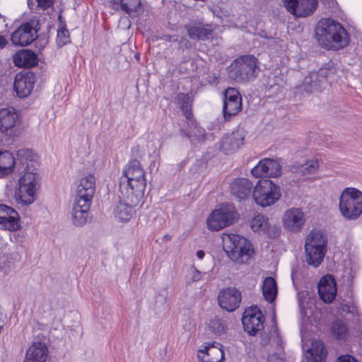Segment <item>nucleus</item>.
<instances>
[{
	"label": "nucleus",
	"mask_w": 362,
	"mask_h": 362,
	"mask_svg": "<svg viewBox=\"0 0 362 362\" xmlns=\"http://www.w3.org/2000/svg\"><path fill=\"white\" fill-rule=\"evenodd\" d=\"M15 163V158L11 153L0 151V176L10 174L13 171Z\"/></svg>",
	"instance_id": "nucleus-30"
},
{
	"label": "nucleus",
	"mask_w": 362,
	"mask_h": 362,
	"mask_svg": "<svg viewBox=\"0 0 362 362\" xmlns=\"http://www.w3.org/2000/svg\"><path fill=\"white\" fill-rule=\"evenodd\" d=\"M17 157L21 163H26L28 170L18 180V189L16 192V199L19 203L30 204L35 201V196L39 182V175L34 172L35 169L30 170L29 163L33 160V154L30 149H20L17 151Z\"/></svg>",
	"instance_id": "nucleus-3"
},
{
	"label": "nucleus",
	"mask_w": 362,
	"mask_h": 362,
	"mask_svg": "<svg viewBox=\"0 0 362 362\" xmlns=\"http://www.w3.org/2000/svg\"><path fill=\"white\" fill-rule=\"evenodd\" d=\"M185 28L192 40L205 41L213 37L214 29L211 25L198 19L191 20L185 25Z\"/></svg>",
	"instance_id": "nucleus-13"
},
{
	"label": "nucleus",
	"mask_w": 362,
	"mask_h": 362,
	"mask_svg": "<svg viewBox=\"0 0 362 362\" xmlns=\"http://www.w3.org/2000/svg\"><path fill=\"white\" fill-rule=\"evenodd\" d=\"M255 202L262 206L274 204L281 197L280 188L272 180H260L254 187L252 192Z\"/></svg>",
	"instance_id": "nucleus-9"
},
{
	"label": "nucleus",
	"mask_w": 362,
	"mask_h": 362,
	"mask_svg": "<svg viewBox=\"0 0 362 362\" xmlns=\"http://www.w3.org/2000/svg\"><path fill=\"white\" fill-rule=\"evenodd\" d=\"M200 279V274L198 272H195V274L192 276V280L194 281H199Z\"/></svg>",
	"instance_id": "nucleus-50"
},
{
	"label": "nucleus",
	"mask_w": 362,
	"mask_h": 362,
	"mask_svg": "<svg viewBox=\"0 0 362 362\" xmlns=\"http://www.w3.org/2000/svg\"><path fill=\"white\" fill-rule=\"evenodd\" d=\"M337 362H357V361L350 355H344L339 357Z\"/></svg>",
	"instance_id": "nucleus-47"
},
{
	"label": "nucleus",
	"mask_w": 362,
	"mask_h": 362,
	"mask_svg": "<svg viewBox=\"0 0 362 362\" xmlns=\"http://www.w3.org/2000/svg\"><path fill=\"white\" fill-rule=\"evenodd\" d=\"M196 255L199 259H202L204 258L205 253L203 250H198Z\"/></svg>",
	"instance_id": "nucleus-49"
},
{
	"label": "nucleus",
	"mask_w": 362,
	"mask_h": 362,
	"mask_svg": "<svg viewBox=\"0 0 362 362\" xmlns=\"http://www.w3.org/2000/svg\"><path fill=\"white\" fill-rule=\"evenodd\" d=\"M95 179L92 175L83 177L77 187L76 195L82 197H93L95 193Z\"/></svg>",
	"instance_id": "nucleus-29"
},
{
	"label": "nucleus",
	"mask_w": 362,
	"mask_h": 362,
	"mask_svg": "<svg viewBox=\"0 0 362 362\" xmlns=\"http://www.w3.org/2000/svg\"><path fill=\"white\" fill-rule=\"evenodd\" d=\"M116 4H119L120 7L127 13L136 12L140 6V0H115Z\"/></svg>",
	"instance_id": "nucleus-40"
},
{
	"label": "nucleus",
	"mask_w": 362,
	"mask_h": 362,
	"mask_svg": "<svg viewBox=\"0 0 362 362\" xmlns=\"http://www.w3.org/2000/svg\"><path fill=\"white\" fill-rule=\"evenodd\" d=\"M339 208L346 220H356L362 214V192L355 188H346L341 194Z\"/></svg>",
	"instance_id": "nucleus-7"
},
{
	"label": "nucleus",
	"mask_w": 362,
	"mask_h": 362,
	"mask_svg": "<svg viewBox=\"0 0 362 362\" xmlns=\"http://www.w3.org/2000/svg\"><path fill=\"white\" fill-rule=\"evenodd\" d=\"M125 199L128 203L120 201L114 211L115 217L122 222H127L132 218L135 212L134 207L138 205L132 204L127 199Z\"/></svg>",
	"instance_id": "nucleus-27"
},
{
	"label": "nucleus",
	"mask_w": 362,
	"mask_h": 362,
	"mask_svg": "<svg viewBox=\"0 0 362 362\" xmlns=\"http://www.w3.org/2000/svg\"><path fill=\"white\" fill-rule=\"evenodd\" d=\"M167 38L170 40V36H168Z\"/></svg>",
	"instance_id": "nucleus-56"
},
{
	"label": "nucleus",
	"mask_w": 362,
	"mask_h": 362,
	"mask_svg": "<svg viewBox=\"0 0 362 362\" xmlns=\"http://www.w3.org/2000/svg\"><path fill=\"white\" fill-rule=\"evenodd\" d=\"M305 223V216L300 208L293 207L286 210L284 214V227L290 232L297 233L300 231Z\"/></svg>",
	"instance_id": "nucleus-15"
},
{
	"label": "nucleus",
	"mask_w": 362,
	"mask_h": 362,
	"mask_svg": "<svg viewBox=\"0 0 362 362\" xmlns=\"http://www.w3.org/2000/svg\"><path fill=\"white\" fill-rule=\"evenodd\" d=\"M267 362H285L284 357L280 354H270Z\"/></svg>",
	"instance_id": "nucleus-45"
},
{
	"label": "nucleus",
	"mask_w": 362,
	"mask_h": 362,
	"mask_svg": "<svg viewBox=\"0 0 362 362\" xmlns=\"http://www.w3.org/2000/svg\"><path fill=\"white\" fill-rule=\"evenodd\" d=\"M181 133L182 134L183 136H186V137H189V139H190V141L192 143H194L196 141L195 139L189 135H188L187 133L185 132H183L182 131H181Z\"/></svg>",
	"instance_id": "nucleus-51"
},
{
	"label": "nucleus",
	"mask_w": 362,
	"mask_h": 362,
	"mask_svg": "<svg viewBox=\"0 0 362 362\" xmlns=\"http://www.w3.org/2000/svg\"><path fill=\"white\" fill-rule=\"evenodd\" d=\"M222 243L228 257L238 264L247 262L254 253L251 243L240 235L223 233Z\"/></svg>",
	"instance_id": "nucleus-4"
},
{
	"label": "nucleus",
	"mask_w": 362,
	"mask_h": 362,
	"mask_svg": "<svg viewBox=\"0 0 362 362\" xmlns=\"http://www.w3.org/2000/svg\"><path fill=\"white\" fill-rule=\"evenodd\" d=\"M13 62L18 67L31 68L37 64V54L30 49H22L17 52L13 57Z\"/></svg>",
	"instance_id": "nucleus-26"
},
{
	"label": "nucleus",
	"mask_w": 362,
	"mask_h": 362,
	"mask_svg": "<svg viewBox=\"0 0 362 362\" xmlns=\"http://www.w3.org/2000/svg\"><path fill=\"white\" fill-rule=\"evenodd\" d=\"M76 196L75 202L74 203V206L79 207L80 209L85 210H90L91 200L93 197H86L81 196Z\"/></svg>",
	"instance_id": "nucleus-41"
},
{
	"label": "nucleus",
	"mask_w": 362,
	"mask_h": 362,
	"mask_svg": "<svg viewBox=\"0 0 362 362\" xmlns=\"http://www.w3.org/2000/svg\"><path fill=\"white\" fill-rule=\"evenodd\" d=\"M0 18H3L4 21H5V17L3 16L1 13H0Z\"/></svg>",
	"instance_id": "nucleus-55"
},
{
	"label": "nucleus",
	"mask_w": 362,
	"mask_h": 362,
	"mask_svg": "<svg viewBox=\"0 0 362 362\" xmlns=\"http://www.w3.org/2000/svg\"><path fill=\"white\" fill-rule=\"evenodd\" d=\"M315 31L318 43L327 49L339 50L349 43V35L346 30L332 19H321Z\"/></svg>",
	"instance_id": "nucleus-2"
},
{
	"label": "nucleus",
	"mask_w": 362,
	"mask_h": 362,
	"mask_svg": "<svg viewBox=\"0 0 362 362\" xmlns=\"http://www.w3.org/2000/svg\"><path fill=\"white\" fill-rule=\"evenodd\" d=\"M18 119V114L12 107L0 110V132H7L15 127Z\"/></svg>",
	"instance_id": "nucleus-25"
},
{
	"label": "nucleus",
	"mask_w": 362,
	"mask_h": 362,
	"mask_svg": "<svg viewBox=\"0 0 362 362\" xmlns=\"http://www.w3.org/2000/svg\"><path fill=\"white\" fill-rule=\"evenodd\" d=\"M37 2L38 6L45 10L53 4L54 0H37Z\"/></svg>",
	"instance_id": "nucleus-46"
},
{
	"label": "nucleus",
	"mask_w": 362,
	"mask_h": 362,
	"mask_svg": "<svg viewBox=\"0 0 362 362\" xmlns=\"http://www.w3.org/2000/svg\"><path fill=\"white\" fill-rule=\"evenodd\" d=\"M175 100L185 117L187 119H190L192 115L191 97L188 94L180 93L176 95Z\"/></svg>",
	"instance_id": "nucleus-32"
},
{
	"label": "nucleus",
	"mask_w": 362,
	"mask_h": 362,
	"mask_svg": "<svg viewBox=\"0 0 362 362\" xmlns=\"http://www.w3.org/2000/svg\"><path fill=\"white\" fill-rule=\"evenodd\" d=\"M305 261L313 267H318L324 259L327 252L325 235L317 230H311L305 244Z\"/></svg>",
	"instance_id": "nucleus-6"
},
{
	"label": "nucleus",
	"mask_w": 362,
	"mask_h": 362,
	"mask_svg": "<svg viewBox=\"0 0 362 362\" xmlns=\"http://www.w3.org/2000/svg\"><path fill=\"white\" fill-rule=\"evenodd\" d=\"M235 100H242L240 93L234 88H228L224 93V102H232Z\"/></svg>",
	"instance_id": "nucleus-43"
},
{
	"label": "nucleus",
	"mask_w": 362,
	"mask_h": 362,
	"mask_svg": "<svg viewBox=\"0 0 362 362\" xmlns=\"http://www.w3.org/2000/svg\"><path fill=\"white\" fill-rule=\"evenodd\" d=\"M146 185L145 173L140 162L136 159L129 160L119 179V189L123 198L130 200L133 204H139Z\"/></svg>",
	"instance_id": "nucleus-1"
},
{
	"label": "nucleus",
	"mask_w": 362,
	"mask_h": 362,
	"mask_svg": "<svg viewBox=\"0 0 362 362\" xmlns=\"http://www.w3.org/2000/svg\"><path fill=\"white\" fill-rule=\"evenodd\" d=\"M208 327L216 335L224 334L227 329V325L225 321L216 316L210 320Z\"/></svg>",
	"instance_id": "nucleus-37"
},
{
	"label": "nucleus",
	"mask_w": 362,
	"mask_h": 362,
	"mask_svg": "<svg viewBox=\"0 0 362 362\" xmlns=\"http://www.w3.org/2000/svg\"><path fill=\"white\" fill-rule=\"evenodd\" d=\"M35 75L30 71L19 73L15 77L13 88L19 98L28 96L34 86Z\"/></svg>",
	"instance_id": "nucleus-18"
},
{
	"label": "nucleus",
	"mask_w": 362,
	"mask_h": 362,
	"mask_svg": "<svg viewBox=\"0 0 362 362\" xmlns=\"http://www.w3.org/2000/svg\"><path fill=\"white\" fill-rule=\"evenodd\" d=\"M242 109V100H235L232 102H223V114L226 120H229L236 115Z\"/></svg>",
	"instance_id": "nucleus-35"
},
{
	"label": "nucleus",
	"mask_w": 362,
	"mask_h": 362,
	"mask_svg": "<svg viewBox=\"0 0 362 362\" xmlns=\"http://www.w3.org/2000/svg\"><path fill=\"white\" fill-rule=\"evenodd\" d=\"M197 357L199 362H223L224 359V351L221 344L214 342L205 346L203 349L199 350Z\"/></svg>",
	"instance_id": "nucleus-22"
},
{
	"label": "nucleus",
	"mask_w": 362,
	"mask_h": 362,
	"mask_svg": "<svg viewBox=\"0 0 362 362\" xmlns=\"http://www.w3.org/2000/svg\"><path fill=\"white\" fill-rule=\"evenodd\" d=\"M318 168V161L310 160L303 164L292 166V171L300 175H309L316 173Z\"/></svg>",
	"instance_id": "nucleus-33"
},
{
	"label": "nucleus",
	"mask_w": 362,
	"mask_h": 362,
	"mask_svg": "<svg viewBox=\"0 0 362 362\" xmlns=\"http://www.w3.org/2000/svg\"><path fill=\"white\" fill-rule=\"evenodd\" d=\"M253 184L246 178H238L230 184V192L238 201L248 197Z\"/></svg>",
	"instance_id": "nucleus-24"
},
{
	"label": "nucleus",
	"mask_w": 362,
	"mask_h": 362,
	"mask_svg": "<svg viewBox=\"0 0 362 362\" xmlns=\"http://www.w3.org/2000/svg\"><path fill=\"white\" fill-rule=\"evenodd\" d=\"M199 133L201 134L200 136L197 139V141H202V140H204V135L203 134V132L204 130L202 129V130H199Z\"/></svg>",
	"instance_id": "nucleus-53"
},
{
	"label": "nucleus",
	"mask_w": 362,
	"mask_h": 362,
	"mask_svg": "<svg viewBox=\"0 0 362 362\" xmlns=\"http://www.w3.org/2000/svg\"><path fill=\"white\" fill-rule=\"evenodd\" d=\"M251 228L255 232L266 233L268 228L267 219L262 214H257L252 220Z\"/></svg>",
	"instance_id": "nucleus-36"
},
{
	"label": "nucleus",
	"mask_w": 362,
	"mask_h": 362,
	"mask_svg": "<svg viewBox=\"0 0 362 362\" xmlns=\"http://www.w3.org/2000/svg\"><path fill=\"white\" fill-rule=\"evenodd\" d=\"M0 224L8 230L16 231L20 228L19 216L13 208L0 204Z\"/></svg>",
	"instance_id": "nucleus-20"
},
{
	"label": "nucleus",
	"mask_w": 362,
	"mask_h": 362,
	"mask_svg": "<svg viewBox=\"0 0 362 362\" xmlns=\"http://www.w3.org/2000/svg\"><path fill=\"white\" fill-rule=\"evenodd\" d=\"M88 214V210L82 209L73 206L72 218L74 224L78 226L84 225L87 221Z\"/></svg>",
	"instance_id": "nucleus-38"
},
{
	"label": "nucleus",
	"mask_w": 362,
	"mask_h": 362,
	"mask_svg": "<svg viewBox=\"0 0 362 362\" xmlns=\"http://www.w3.org/2000/svg\"><path fill=\"white\" fill-rule=\"evenodd\" d=\"M11 270L9 257L5 254H0V274L4 276Z\"/></svg>",
	"instance_id": "nucleus-42"
},
{
	"label": "nucleus",
	"mask_w": 362,
	"mask_h": 362,
	"mask_svg": "<svg viewBox=\"0 0 362 362\" xmlns=\"http://www.w3.org/2000/svg\"><path fill=\"white\" fill-rule=\"evenodd\" d=\"M263 314L257 307L246 310L242 317L244 329L250 335H255L263 328Z\"/></svg>",
	"instance_id": "nucleus-14"
},
{
	"label": "nucleus",
	"mask_w": 362,
	"mask_h": 362,
	"mask_svg": "<svg viewBox=\"0 0 362 362\" xmlns=\"http://www.w3.org/2000/svg\"><path fill=\"white\" fill-rule=\"evenodd\" d=\"M235 218V208L232 205H222L214 210L207 219V226L211 230H218L230 225Z\"/></svg>",
	"instance_id": "nucleus-10"
},
{
	"label": "nucleus",
	"mask_w": 362,
	"mask_h": 362,
	"mask_svg": "<svg viewBox=\"0 0 362 362\" xmlns=\"http://www.w3.org/2000/svg\"><path fill=\"white\" fill-rule=\"evenodd\" d=\"M38 21H30L23 23L11 35V42L15 45L25 47L37 38Z\"/></svg>",
	"instance_id": "nucleus-11"
},
{
	"label": "nucleus",
	"mask_w": 362,
	"mask_h": 362,
	"mask_svg": "<svg viewBox=\"0 0 362 362\" xmlns=\"http://www.w3.org/2000/svg\"><path fill=\"white\" fill-rule=\"evenodd\" d=\"M259 71L258 60L252 54L238 57L228 68L229 79L241 83L255 78Z\"/></svg>",
	"instance_id": "nucleus-5"
},
{
	"label": "nucleus",
	"mask_w": 362,
	"mask_h": 362,
	"mask_svg": "<svg viewBox=\"0 0 362 362\" xmlns=\"http://www.w3.org/2000/svg\"><path fill=\"white\" fill-rule=\"evenodd\" d=\"M332 333L337 339L344 340L348 336L347 326L342 321L337 320L332 325Z\"/></svg>",
	"instance_id": "nucleus-39"
},
{
	"label": "nucleus",
	"mask_w": 362,
	"mask_h": 362,
	"mask_svg": "<svg viewBox=\"0 0 362 362\" xmlns=\"http://www.w3.org/2000/svg\"><path fill=\"white\" fill-rule=\"evenodd\" d=\"M171 238H172V236H171V235H168V234H167V235H165L163 236V240H166V241H168V240H171Z\"/></svg>",
	"instance_id": "nucleus-54"
},
{
	"label": "nucleus",
	"mask_w": 362,
	"mask_h": 362,
	"mask_svg": "<svg viewBox=\"0 0 362 362\" xmlns=\"http://www.w3.org/2000/svg\"><path fill=\"white\" fill-rule=\"evenodd\" d=\"M159 297H161V303H165L167 300V295L166 293L163 294V295H159L157 298H158Z\"/></svg>",
	"instance_id": "nucleus-52"
},
{
	"label": "nucleus",
	"mask_w": 362,
	"mask_h": 362,
	"mask_svg": "<svg viewBox=\"0 0 362 362\" xmlns=\"http://www.w3.org/2000/svg\"><path fill=\"white\" fill-rule=\"evenodd\" d=\"M281 339L278 333L276 326H273L269 332H263L261 334L260 343L262 346H267L270 342L277 346L278 350L281 349Z\"/></svg>",
	"instance_id": "nucleus-34"
},
{
	"label": "nucleus",
	"mask_w": 362,
	"mask_h": 362,
	"mask_svg": "<svg viewBox=\"0 0 362 362\" xmlns=\"http://www.w3.org/2000/svg\"><path fill=\"white\" fill-rule=\"evenodd\" d=\"M6 42V40L4 38V37L0 35V49L4 48Z\"/></svg>",
	"instance_id": "nucleus-48"
},
{
	"label": "nucleus",
	"mask_w": 362,
	"mask_h": 362,
	"mask_svg": "<svg viewBox=\"0 0 362 362\" xmlns=\"http://www.w3.org/2000/svg\"><path fill=\"white\" fill-rule=\"evenodd\" d=\"M286 10L298 18L310 16L316 10L317 0H284Z\"/></svg>",
	"instance_id": "nucleus-12"
},
{
	"label": "nucleus",
	"mask_w": 362,
	"mask_h": 362,
	"mask_svg": "<svg viewBox=\"0 0 362 362\" xmlns=\"http://www.w3.org/2000/svg\"><path fill=\"white\" fill-rule=\"evenodd\" d=\"M262 293L264 299L268 303H272L277 295V284L274 278L271 276L266 277L262 286Z\"/></svg>",
	"instance_id": "nucleus-31"
},
{
	"label": "nucleus",
	"mask_w": 362,
	"mask_h": 362,
	"mask_svg": "<svg viewBox=\"0 0 362 362\" xmlns=\"http://www.w3.org/2000/svg\"><path fill=\"white\" fill-rule=\"evenodd\" d=\"M337 284L332 275L323 276L318 284V293L326 303H332L337 294Z\"/></svg>",
	"instance_id": "nucleus-21"
},
{
	"label": "nucleus",
	"mask_w": 362,
	"mask_h": 362,
	"mask_svg": "<svg viewBox=\"0 0 362 362\" xmlns=\"http://www.w3.org/2000/svg\"><path fill=\"white\" fill-rule=\"evenodd\" d=\"M241 294L235 288H228L221 290L218 296V305L227 311H234L239 307Z\"/></svg>",
	"instance_id": "nucleus-17"
},
{
	"label": "nucleus",
	"mask_w": 362,
	"mask_h": 362,
	"mask_svg": "<svg viewBox=\"0 0 362 362\" xmlns=\"http://www.w3.org/2000/svg\"><path fill=\"white\" fill-rule=\"evenodd\" d=\"M245 139L243 131H235L224 135L220 141V150L226 154H230L237 151L243 144Z\"/></svg>",
	"instance_id": "nucleus-19"
},
{
	"label": "nucleus",
	"mask_w": 362,
	"mask_h": 362,
	"mask_svg": "<svg viewBox=\"0 0 362 362\" xmlns=\"http://www.w3.org/2000/svg\"><path fill=\"white\" fill-rule=\"evenodd\" d=\"M336 72L333 64H327L320 68L317 71H312L305 77L300 88L302 92L310 93L313 91L321 90L325 88L327 81Z\"/></svg>",
	"instance_id": "nucleus-8"
},
{
	"label": "nucleus",
	"mask_w": 362,
	"mask_h": 362,
	"mask_svg": "<svg viewBox=\"0 0 362 362\" xmlns=\"http://www.w3.org/2000/svg\"><path fill=\"white\" fill-rule=\"evenodd\" d=\"M251 173L255 177H276L281 175V165L274 159L264 158L251 170Z\"/></svg>",
	"instance_id": "nucleus-16"
},
{
	"label": "nucleus",
	"mask_w": 362,
	"mask_h": 362,
	"mask_svg": "<svg viewBox=\"0 0 362 362\" xmlns=\"http://www.w3.org/2000/svg\"><path fill=\"white\" fill-rule=\"evenodd\" d=\"M327 354L323 343L321 341H315L308 351L307 360L308 362H323Z\"/></svg>",
	"instance_id": "nucleus-28"
},
{
	"label": "nucleus",
	"mask_w": 362,
	"mask_h": 362,
	"mask_svg": "<svg viewBox=\"0 0 362 362\" xmlns=\"http://www.w3.org/2000/svg\"><path fill=\"white\" fill-rule=\"evenodd\" d=\"M48 349L45 343L34 342L27 350L23 362H46Z\"/></svg>",
	"instance_id": "nucleus-23"
},
{
	"label": "nucleus",
	"mask_w": 362,
	"mask_h": 362,
	"mask_svg": "<svg viewBox=\"0 0 362 362\" xmlns=\"http://www.w3.org/2000/svg\"><path fill=\"white\" fill-rule=\"evenodd\" d=\"M69 31L65 28L59 30L57 32V43L59 45H64L69 41Z\"/></svg>",
	"instance_id": "nucleus-44"
}]
</instances>
